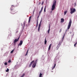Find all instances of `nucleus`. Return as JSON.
I'll list each match as a JSON object with an SVG mask.
<instances>
[{
    "label": "nucleus",
    "mask_w": 77,
    "mask_h": 77,
    "mask_svg": "<svg viewBox=\"0 0 77 77\" xmlns=\"http://www.w3.org/2000/svg\"><path fill=\"white\" fill-rule=\"evenodd\" d=\"M56 1H54L53 5L51 8L52 11H53V10L55 9V7H56Z\"/></svg>",
    "instance_id": "nucleus-1"
},
{
    "label": "nucleus",
    "mask_w": 77,
    "mask_h": 77,
    "mask_svg": "<svg viewBox=\"0 0 77 77\" xmlns=\"http://www.w3.org/2000/svg\"><path fill=\"white\" fill-rule=\"evenodd\" d=\"M72 23V21H71V20L70 19L69 23V25L67 27V30L66 29V32L67 31V30H68L69 29H70V27H71V23Z\"/></svg>",
    "instance_id": "nucleus-2"
},
{
    "label": "nucleus",
    "mask_w": 77,
    "mask_h": 77,
    "mask_svg": "<svg viewBox=\"0 0 77 77\" xmlns=\"http://www.w3.org/2000/svg\"><path fill=\"white\" fill-rule=\"evenodd\" d=\"M70 14H73L75 12V8H73L72 9V8H71L70 9Z\"/></svg>",
    "instance_id": "nucleus-3"
},
{
    "label": "nucleus",
    "mask_w": 77,
    "mask_h": 77,
    "mask_svg": "<svg viewBox=\"0 0 77 77\" xmlns=\"http://www.w3.org/2000/svg\"><path fill=\"white\" fill-rule=\"evenodd\" d=\"M20 39V37H19L18 39H16L14 40V46H15V45H16V42H18V41L19 39Z\"/></svg>",
    "instance_id": "nucleus-4"
},
{
    "label": "nucleus",
    "mask_w": 77,
    "mask_h": 77,
    "mask_svg": "<svg viewBox=\"0 0 77 77\" xmlns=\"http://www.w3.org/2000/svg\"><path fill=\"white\" fill-rule=\"evenodd\" d=\"M10 10L11 11V13L12 14H15L16 13V11H15V10H13L12 8H11Z\"/></svg>",
    "instance_id": "nucleus-5"
},
{
    "label": "nucleus",
    "mask_w": 77,
    "mask_h": 77,
    "mask_svg": "<svg viewBox=\"0 0 77 77\" xmlns=\"http://www.w3.org/2000/svg\"><path fill=\"white\" fill-rule=\"evenodd\" d=\"M23 41L21 40L20 41V43L18 45L19 46H21V45H22L23 44Z\"/></svg>",
    "instance_id": "nucleus-6"
},
{
    "label": "nucleus",
    "mask_w": 77,
    "mask_h": 77,
    "mask_svg": "<svg viewBox=\"0 0 77 77\" xmlns=\"http://www.w3.org/2000/svg\"><path fill=\"white\" fill-rule=\"evenodd\" d=\"M33 62H34V60L32 61L31 62L30 64L29 65V68H30V67L31 66H32V64L33 63Z\"/></svg>",
    "instance_id": "nucleus-7"
},
{
    "label": "nucleus",
    "mask_w": 77,
    "mask_h": 77,
    "mask_svg": "<svg viewBox=\"0 0 77 77\" xmlns=\"http://www.w3.org/2000/svg\"><path fill=\"white\" fill-rule=\"evenodd\" d=\"M41 23H39L38 25V31L39 32L40 30V27H41Z\"/></svg>",
    "instance_id": "nucleus-8"
},
{
    "label": "nucleus",
    "mask_w": 77,
    "mask_h": 77,
    "mask_svg": "<svg viewBox=\"0 0 77 77\" xmlns=\"http://www.w3.org/2000/svg\"><path fill=\"white\" fill-rule=\"evenodd\" d=\"M36 62L34 63L32 65V67L33 68H35L36 66Z\"/></svg>",
    "instance_id": "nucleus-9"
},
{
    "label": "nucleus",
    "mask_w": 77,
    "mask_h": 77,
    "mask_svg": "<svg viewBox=\"0 0 77 77\" xmlns=\"http://www.w3.org/2000/svg\"><path fill=\"white\" fill-rule=\"evenodd\" d=\"M50 25H49V29L48 30V34H49V33H50Z\"/></svg>",
    "instance_id": "nucleus-10"
},
{
    "label": "nucleus",
    "mask_w": 77,
    "mask_h": 77,
    "mask_svg": "<svg viewBox=\"0 0 77 77\" xmlns=\"http://www.w3.org/2000/svg\"><path fill=\"white\" fill-rule=\"evenodd\" d=\"M32 17L30 16L29 17V23H30V20H31V18Z\"/></svg>",
    "instance_id": "nucleus-11"
},
{
    "label": "nucleus",
    "mask_w": 77,
    "mask_h": 77,
    "mask_svg": "<svg viewBox=\"0 0 77 77\" xmlns=\"http://www.w3.org/2000/svg\"><path fill=\"white\" fill-rule=\"evenodd\" d=\"M61 23H63V22H64V19L63 18H61Z\"/></svg>",
    "instance_id": "nucleus-12"
},
{
    "label": "nucleus",
    "mask_w": 77,
    "mask_h": 77,
    "mask_svg": "<svg viewBox=\"0 0 77 77\" xmlns=\"http://www.w3.org/2000/svg\"><path fill=\"white\" fill-rule=\"evenodd\" d=\"M42 74L40 73L39 77H42Z\"/></svg>",
    "instance_id": "nucleus-13"
},
{
    "label": "nucleus",
    "mask_w": 77,
    "mask_h": 77,
    "mask_svg": "<svg viewBox=\"0 0 77 77\" xmlns=\"http://www.w3.org/2000/svg\"><path fill=\"white\" fill-rule=\"evenodd\" d=\"M47 44V40H46V38H45V45Z\"/></svg>",
    "instance_id": "nucleus-14"
},
{
    "label": "nucleus",
    "mask_w": 77,
    "mask_h": 77,
    "mask_svg": "<svg viewBox=\"0 0 77 77\" xmlns=\"http://www.w3.org/2000/svg\"><path fill=\"white\" fill-rule=\"evenodd\" d=\"M38 26V20H37V24H36V27H37V26Z\"/></svg>",
    "instance_id": "nucleus-15"
},
{
    "label": "nucleus",
    "mask_w": 77,
    "mask_h": 77,
    "mask_svg": "<svg viewBox=\"0 0 77 77\" xmlns=\"http://www.w3.org/2000/svg\"><path fill=\"white\" fill-rule=\"evenodd\" d=\"M9 69L7 68V70L6 71V72H9Z\"/></svg>",
    "instance_id": "nucleus-16"
},
{
    "label": "nucleus",
    "mask_w": 77,
    "mask_h": 77,
    "mask_svg": "<svg viewBox=\"0 0 77 77\" xmlns=\"http://www.w3.org/2000/svg\"><path fill=\"white\" fill-rule=\"evenodd\" d=\"M67 13V11H64V15H66V14Z\"/></svg>",
    "instance_id": "nucleus-17"
},
{
    "label": "nucleus",
    "mask_w": 77,
    "mask_h": 77,
    "mask_svg": "<svg viewBox=\"0 0 77 77\" xmlns=\"http://www.w3.org/2000/svg\"><path fill=\"white\" fill-rule=\"evenodd\" d=\"M42 10H43V7H42L41 8V9L40 10L41 12H42Z\"/></svg>",
    "instance_id": "nucleus-18"
},
{
    "label": "nucleus",
    "mask_w": 77,
    "mask_h": 77,
    "mask_svg": "<svg viewBox=\"0 0 77 77\" xmlns=\"http://www.w3.org/2000/svg\"><path fill=\"white\" fill-rule=\"evenodd\" d=\"M64 36H65V35H64L63 36V37L62 41H63V39H64Z\"/></svg>",
    "instance_id": "nucleus-19"
},
{
    "label": "nucleus",
    "mask_w": 77,
    "mask_h": 77,
    "mask_svg": "<svg viewBox=\"0 0 77 77\" xmlns=\"http://www.w3.org/2000/svg\"><path fill=\"white\" fill-rule=\"evenodd\" d=\"M14 51V49H13L11 52V53H13Z\"/></svg>",
    "instance_id": "nucleus-20"
},
{
    "label": "nucleus",
    "mask_w": 77,
    "mask_h": 77,
    "mask_svg": "<svg viewBox=\"0 0 77 77\" xmlns=\"http://www.w3.org/2000/svg\"><path fill=\"white\" fill-rule=\"evenodd\" d=\"M28 51H29V50H28L26 52V54L25 55V56H27V54H28Z\"/></svg>",
    "instance_id": "nucleus-21"
},
{
    "label": "nucleus",
    "mask_w": 77,
    "mask_h": 77,
    "mask_svg": "<svg viewBox=\"0 0 77 77\" xmlns=\"http://www.w3.org/2000/svg\"><path fill=\"white\" fill-rule=\"evenodd\" d=\"M19 6V4L18 3H17L16 5L15 6Z\"/></svg>",
    "instance_id": "nucleus-22"
},
{
    "label": "nucleus",
    "mask_w": 77,
    "mask_h": 77,
    "mask_svg": "<svg viewBox=\"0 0 77 77\" xmlns=\"http://www.w3.org/2000/svg\"><path fill=\"white\" fill-rule=\"evenodd\" d=\"M25 23H26V21H24V22H23V25H24V26H25Z\"/></svg>",
    "instance_id": "nucleus-23"
},
{
    "label": "nucleus",
    "mask_w": 77,
    "mask_h": 77,
    "mask_svg": "<svg viewBox=\"0 0 77 77\" xmlns=\"http://www.w3.org/2000/svg\"><path fill=\"white\" fill-rule=\"evenodd\" d=\"M62 41L61 42L60 41V42L59 43H60V46L61 44H62Z\"/></svg>",
    "instance_id": "nucleus-24"
},
{
    "label": "nucleus",
    "mask_w": 77,
    "mask_h": 77,
    "mask_svg": "<svg viewBox=\"0 0 77 77\" xmlns=\"http://www.w3.org/2000/svg\"><path fill=\"white\" fill-rule=\"evenodd\" d=\"M25 74H23V75L21 76V77H24V76Z\"/></svg>",
    "instance_id": "nucleus-25"
},
{
    "label": "nucleus",
    "mask_w": 77,
    "mask_h": 77,
    "mask_svg": "<svg viewBox=\"0 0 77 77\" xmlns=\"http://www.w3.org/2000/svg\"><path fill=\"white\" fill-rule=\"evenodd\" d=\"M61 31H62V29H60L59 31L60 33V32H61Z\"/></svg>",
    "instance_id": "nucleus-26"
},
{
    "label": "nucleus",
    "mask_w": 77,
    "mask_h": 77,
    "mask_svg": "<svg viewBox=\"0 0 77 77\" xmlns=\"http://www.w3.org/2000/svg\"><path fill=\"white\" fill-rule=\"evenodd\" d=\"M7 63L6 62L4 64L5 65H7Z\"/></svg>",
    "instance_id": "nucleus-27"
},
{
    "label": "nucleus",
    "mask_w": 77,
    "mask_h": 77,
    "mask_svg": "<svg viewBox=\"0 0 77 77\" xmlns=\"http://www.w3.org/2000/svg\"><path fill=\"white\" fill-rule=\"evenodd\" d=\"M51 44H50L49 46V47H51Z\"/></svg>",
    "instance_id": "nucleus-28"
},
{
    "label": "nucleus",
    "mask_w": 77,
    "mask_h": 77,
    "mask_svg": "<svg viewBox=\"0 0 77 77\" xmlns=\"http://www.w3.org/2000/svg\"><path fill=\"white\" fill-rule=\"evenodd\" d=\"M50 48H51L50 47H49L48 49V51H49L50 50Z\"/></svg>",
    "instance_id": "nucleus-29"
},
{
    "label": "nucleus",
    "mask_w": 77,
    "mask_h": 77,
    "mask_svg": "<svg viewBox=\"0 0 77 77\" xmlns=\"http://www.w3.org/2000/svg\"><path fill=\"white\" fill-rule=\"evenodd\" d=\"M8 62V63H11V60H9Z\"/></svg>",
    "instance_id": "nucleus-30"
},
{
    "label": "nucleus",
    "mask_w": 77,
    "mask_h": 77,
    "mask_svg": "<svg viewBox=\"0 0 77 77\" xmlns=\"http://www.w3.org/2000/svg\"><path fill=\"white\" fill-rule=\"evenodd\" d=\"M54 68H55V67L54 66V67L52 68V70H53V69H54Z\"/></svg>",
    "instance_id": "nucleus-31"
},
{
    "label": "nucleus",
    "mask_w": 77,
    "mask_h": 77,
    "mask_svg": "<svg viewBox=\"0 0 77 77\" xmlns=\"http://www.w3.org/2000/svg\"><path fill=\"white\" fill-rule=\"evenodd\" d=\"M44 4V1H43L42 3V5Z\"/></svg>",
    "instance_id": "nucleus-32"
},
{
    "label": "nucleus",
    "mask_w": 77,
    "mask_h": 77,
    "mask_svg": "<svg viewBox=\"0 0 77 77\" xmlns=\"http://www.w3.org/2000/svg\"><path fill=\"white\" fill-rule=\"evenodd\" d=\"M45 8H46V7H45V9H44V12H45Z\"/></svg>",
    "instance_id": "nucleus-33"
},
{
    "label": "nucleus",
    "mask_w": 77,
    "mask_h": 77,
    "mask_svg": "<svg viewBox=\"0 0 77 77\" xmlns=\"http://www.w3.org/2000/svg\"><path fill=\"white\" fill-rule=\"evenodd\" d=\"M74 47H76V44L75 43L74 45Z\"/></svg>",
    "instance_id": "nucleus-34"
},
{
    "label": "nucleus",
    "mask_w": 77,
    "mask_h": 77,
    "mask_svg": "<svg viewBox=\"0 0 77 77\" xmlns=\"http://www.w3.org/2000/svg\"><path fill=\"white\" fill-rule=\"evenodd\" d=\"M42 22V19H41V21H40V24H41V22Z\"/></svg>",
    "instance_id": "nucleus-35"
},
{
    "label": "nucleus",
    "mask_w": 77,
    "mask_h": 77,
    "mask_svg": "<svg viewBox=\"0 0 77 77\" xmlns=\"http://www.w3.org/2000/svg\"><path fill=\"white\" fill-rule=\"evenodd\" d=\"M41 12H42V11H40L39 12V14H41Z\"/></svg>",
    "instance_id": "nucleus-36"
},
{
    "label": "nucleus",
    "mask_w": 77,
    "mask_h": 77,
    "mask_svg": "<svg viewBox=\"0 0 77 77\" xmlns=\"http://www.w3.org/2000/svg\"><path fill=\"white\" fill-rule=\"evenodd\" d=\"M76 5V3H75V6Z\"/></svg>",
    "instance_id": "nucleus-37"
},
{
    "label": "nucleus",
    "mask_w": 77,
    "mask_h": 77,
    "mask_svg": "<svg viewBox=\"0 0 77 77\" xmlns=\"http://www.w3.org/2000/svg\"><path fill=\"white\" fill-rule=\"evenodd\" d=\"M17 32H18V31H17L16 32V33H17Z\"/></svg>",
    "instance_id": "nucleus-38"
},
{
    "label": "nucleus",
    "mask_w": 77,
    "mask_h": 77,
    "mask_svg": "<svg viewBox=\"0 0 77 77\" xmlns=\"http://www.w3.org/2000/svg\"><path fill=\"white\" fill-rule=\"evenodd\" d=\"M54 66L55 67V66H56V64H54Z\"/></svg>",
    "instance_id": "nucleus-39"
},
{
    "label": "nucleus",
    "mask_w": 77,
    "mask_h": 77,
    "mask_svg": "<svg viewBox=\"0 0 77 77\" xmlns=\"http://www.w3.org/2000/svg\"><path fill=\"white\" fill-rule=\"evenodd\" d=\"M58 45H60V43H59Z\"/></svg>",
    "instance_id": "nucleus-40"
},
{
    "label": "nucleus",
    "mask_w": 77,
    "mask_h": 77,
    "mask_svg": "<svg viewBox=\"0 0 77 77\" xmlns=\"http://www.w3.org/2000/svg\"><path fill=\"white\" fill-rule=\"evenodd\" d=\"M75 44H76V45L77 44V42H76V43H75Z\"/></svg>",
    "instance_id": "nucleus-41"
},
{
    "label": "nucleus",
    "mask_w": 77,
    "mask_h": 77,
    "mask_svg": "<svg viewBox=\"0 0 77 77\" xmlns=\"http://www.w3.org/2000/svg\"><path fill=\"white\" fill-rule=\"evenodd\" d=\"M39 18V17H38V18H37V20H38V18Z\"/></svg>",
    "instance_id": "nucleus-42"
},
{
    "label": "nucleus",
    "mask_w": 77,
    "mask_h": 77,
    "mask_svg": "<svg viewBox=\"0 0 77 77\" xmlns=\"http://www.w3.org/2000/svg\"><path fill=\"white\" fill-rule=\"evenodd\" d=\"M37 60H36V62H37Z\"/></svg>",
    "instance_id": "nucleus-43"
},
{
    "label": "nucleus",
    "mask_w": 77,
    "mask_h": 77,
    "mask_svg": "<svg viewBox=\"0 0 77 77\" xmlns=\"http://www.w3.org/2000/svg\"><path fill=\"white\" fill-rule=\"evenodd\" d=\"M40 4H41V2H40V3H39V5H40Z\"/></svg>",
    "instance_id": "nucleus-44"
},
{
    "label": "nucleus",
    "mask_w": 77,
    "mask_h": 77,
    "mask_svg": "<svg viewBox=\"0 0 77 77\" xmlns=\"http://www.w3.org/2000/svg\"><path fill=\"white\" fill-rule=\"evenodd\" d=\"M34 12H35V11H33V13H34Z\"/></svg>",
    "instance_id": "nucleus-45"
},
{
    "label": "nucleus",
    "mask_w": 77,
    "mask_h": 77,
    "mask_svg": "<svg viewBox=\"0 0 77 77\" xmlns=\"http://www.w3.org/2000/svg\"><path fill=\"white\" fill-rule=\"evenodd\" d=\"M12 6H14H14H13V5H12Z\"/></svg>",
    "instance_id": "nucleus-46"
},
{
    "label": "nucleus",
    "mask_w": 77,
    "mask_h": 77,
    "mask_svg": "<svg viewBox=\"0 0 77 77\" xmlns=\"http://www.w3.org/2000/svg\"><path fill=\"white\" fill-rule=\"evenodd\" d=\"M22 26H23V24H22Z\"/></svg>",
    "instance_id": "nucleus-47"
}]
</instances>
